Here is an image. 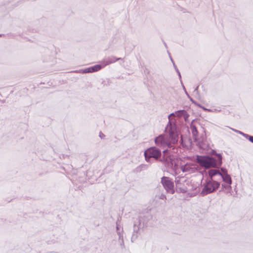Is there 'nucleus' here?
I'll use <instances>...</instances> for the list:
<instances>
[{
	"label": "nucleus",
	"instance_id": "20",
	"mask_svg": "<svg viewBox=\"0 0 253 253\" xmlns=\"http://www.w3.org/2000/svg\"><path fill=\"white\" fill-rule=\"evenodd\" d=\"M183 117L186 122L188 121V118L189 117V115L187 113L186 111H185V113H184Z\"/></svg>",
	"mask_w": 253,
	"mask_h": 253
},
{
	"label": "nucleus",
	"instance_id": "18",
	"mask_svg": "<svg viewBox=\"0 0 253 253\" xmlns=\"http://www.w3.org/2000/svg\"><path fill=\"white\" fill-rule=\"evenodd\" d=\"M243 136H244L246 138L249 139V140L252 143H253V136H249L248 134L244 133L243 132L242 134Z\"/></svg>",
	"mask_w": 253,
	"mask_h": 253
},
{
	"label": "nucleus",
	"instance_id": "16",
	"mask_svg": "<svg viewBox=\"0 0 253 253\" xmlns=\"http://www.w3.org/2000/svg\"><path fill=\"white\" fill-rule=\"evenodd\" d=\"M216 155L217 157V160L216 161V163L217 164V167L221 166L222 164V156L220 154H216Z\"/></svg>",
	"mask_w": 253,
	"mask_h": 253
},
{
	"label": "nucleus",
	"instance_id": "15",
	"mask_svg": "<svg viewBox=\"0 0 253 253\" xmlns=\"http://www.w3.org/2000/svg\"><path fill=\"white\" fill-rule=\"evenodd\" d=\"M219 178H222L223 181L227 184L230 185L232 183L231 177L228 174H225V175H223V176H220Z\"/></svg>",
	"mask_w": 253,
	"mask_h": 253
},
{
	"label": "nucleus",
	"instance_id": "34",
	"mask_svg": "<svg viewBox=\"0 0 253 253\" xmlns=\"http://www.w3.org/2000/svg\"><path fill=\"white\" fill-rule=\"evenodd\" d=\"M185 92L186 94L188 97H189V96L188 94L187 93V91H186V90H185Z\"/></svg>",
	"mask_w": 253,
	"mask_h": 253
},
{
	"label": "nucleus",
	"instance_id": "28",
	"mask_svg": "<svg viewBox=\"0 0 253 253\" xmlns=\"http://www.w3.org/2000/svg\"><path fill=\"white\" fill-rule=\"evenodd\" d=\"M206 111H208V112H213L214 111H217V112H219V110H217L216 109H214V110H212L211 109H206Z\"/></svg>",
	"mask_w": 253,
	"mask_h": 253
},
{
	"label": "nucleus",
	"instance_id": "23",
	"mask_svg": "<svg viewBox=\"0 0 253 253\" xmlns=\"http://www.w3.org/2000/svg\"><path fill=\"white\" fill-rule=\"evenodd\" d=\"M221 171H222V172H221V175H219V177L223 176V175H225V174H228L227 170L226 169H221Z\"/></svg>",
	"mask_w": 253,
	"mask_h": 253
},
{
	"label": "nucleus",
	"instance_id": "31",
	"mask_svg": "<svg viewBox=\"0 0 253 253\" xmlns=\"http://www.w3.org/2000/svg\"><path fill=\"white\" fill-rule=\"evenodd\" d=\"M181 84H182V85L183 89L184 90V91H185V90H186L185 87V86H184V85L183 84H182V81H181Z\"/></svg>",
	"mask_w": 253,
	"mask_h": 253
},
{
	"label": "nucleus",
	"instance_id": "26",
	"mask_svg": "<svg viewBox=\"0 0 253 253\" xmlns=\"http://www.w3.org/2000/svg\"><path fill=\"white\" fill-rule=\"evenodd\" d=\"M198 87H199V86H196L194 90V92L196 93L197 94H199Z\"/></svg>",
	"mask_w": 253,
	"mask_h": 253
},
{
	"label": "nucleus",
	"instance_id": "30",
	"mask_svg": "<svg viewBox=\"0 0 253 253\" xmlns=\"http://www.w3.org/2000/svg\"><path fill=\"white\" fill-rule=\"evenodd\" d=\"M177 73L178 75V76H179V79H180V81H181V76L180 73V72H179V71L178 69H177Z\"/></svg>",
	"mask_w": 253,
	"mask_h": 253
},
{
	"label": "nucleus",
	"instance_id": "13",
	"mask_svg": "<svg viewBox=\"0 0 253 253\" xmlns=\"http://www.w3.org/2000/svg\"><path fill=\"white\" fill-rule=\"evenodd\" d=\"M209 174L211 178V180H213L212 178L214 176H218L219 177V175H221V172L217 169H211L209 171Z\"/></svg>",
	"mask_w": 253,
	"mask_h": 253
},
{
	"label": "nucleus",
	"instance_id": "6",
	"mask_svg": "<svg viewBox=\"0 0 253 253\" xmlns=\"http://www.w3.org/2000/svg\"><path fill=\"white\" fill-rule=\"evenodd\" d=\"M155 143L158 147L163 148L172 147V145H170V140L165 135H160L157 137L155 139Z\"/></svg>",
	"mask_w": 253,
	"mask_h": 253
},
{
	"label": "nucleus",
	"instance_id": "3",
	"mask_svg": "<svg viewBox=\"0 0 253 253\" xmlns=\"http://www.w3.org/2000/svg\"><path fill=\"white\" fill-rule=\"evenodd\" d=\"M166 129L169 132V137L168 139L170 140V145H171V144L176 143L178 139V133L176 128L175 125L169 122L168 123Z\"/></svg>",
	"mask_w": 253,
	"mask_h": 253
},
{
	"label": "nucleus",
	"instance_id": "24",
	"mask_svg": "<svg viewBox=\"0 0 253 253\" xmlns=\"http://www.w3.org/2000/svg\"><path fill=\"white\" fill-rule=\"evenodd\" d=\"M231 129L233 131H235V132H237V133H239V134H241V135L243 134V132H242V131H240V130H238L235 129H234V128H231Z\"/></svg>",
	"mask_w": 253,
	"mask_h": 253
},
{
	"label": "nucleus",
	"instance_id": "11",
	"mask_svg": "<svg viewBox=\"0 0 253 253\" xmlns=\"http://www.w3.org/2000/svg\"><path fill=\"white\" fill-rule=\"evenodd\" d=\"M194 121V120H193L191 122L190 127V129H191L193 137L194 140H196L197 139L198 136V131L197 130V128L196 126L193 124Z\"/></svg>",
	"mask_w": 253,
	"mask_h": 253
},
{
	"label": "nucleus",
	"instance_id": "36",
	"mask_svg": "<svg viewBox=\"0 0 253 253\" xmlns=\"http://www.w3.org/2000/svg\"><path fill=\"white\" fill-rule=\"evenodd\" d=\"M167 152V150H165L163 151L164 153H165Z\"/></svg>",
	"mask_w": 253,
	"mask_h": 253
},
{
	"label": "nucleus",
	"instance_id": "8",
	"mask_svg": "<svg viewBox=\"0 0 253 253\" xmlns=\"http://www.w3.org/2000/svg\"><path fill=\"white\" fill-rule=\"evenodd\" d=\"M180 169L183 172L190 174L195 172L198 170V166L194 163L189 162L181 165Z\"/></svg>",
	"mask_w": 253,
	"mask_h": 253
},
{
	"label": "nucleus",
	"instance_id": "35",
	"mask_svg": "<svg viewBox=\"0 0 253 253\" xmlns=\"http://www.w3.org/2000/svg\"><path fill=\"white\" fill-rule=\"evenodd\" d=\"M203 108V110L206 111V109H207V108H205L204 107H202Z\"/></svg>",
	"mask_w": 253,
	"mask_h": 253
},
{
	"label": "nucleus",
	"instance_id": "33",
	"mask_svg": "<svg viewBox=\"0 0 253 253\" xmlns=\"http://www.w3.org/2000/svg\"><path fill=\"white\" fill-rule=\"evenodd\" d=\"M170 57V60H171V62L173 63V64L174 63L172 58L171 57Z\"/></svg>",
	"mask_w": 253,
	"mask_h": 253
},
{
	"label": "nucleus",
	"instance_id": "17",
	"mask_svg": "<svg viewBox=\"0 0 253 253\" xmlns=\"http://www.w3.org/2000/svg\"><path fill=\"white\" fill-rule=\"evenodd\" d=\"M185 111L184 110H178V111H176L174 112V114H175V117H183V115L184 114V113H185Z\"/></svg>",
	"mask_w": 253,
	"mask_h": 253
},
{
	"label": "nucleus",
	"instance_id": "10",
	"mask_svg": "<svg viewBox=\"0 0 253 253\" xmlns=\"http://www.w3.org/2000/svg\"><path fill=\"white\" fill-rule=\"evenodd\" d=\"M121 59H122L121 58H116L115 56H111L104 59L101 63L103 65V67H105L108 65L115 63L117 61Z\"/></svg>",
	"mask_w": 253,
	"mask_h": 253
},
{
	"label": "nucleus",
	"instance_id": "1",
	"mask_svg": "<svg viewBox=\"0 0 253 253\" xmlns=\"http://www.w3.org/2000/svg\"><path fill=\"white\" fill-rule=\"evenodd\" d=\"M196 160L201 167L206 169L217 167L216 160L211 157L197 155Z\"/></svg>",
	"mask_w": 253,
	"mask_h": 253
},
{
	"label": "nucleus",
	"instance_id": "21",
	"mask_svg": "<svg viewBox=\"0 0 253 253\" xmlns=\"http://www.w3.org/2000/svg\"><path fill=\"white\" fill-rule=\"evenodd\" d=\"M222 187L224 188H225L228 191H229L231 189V186H230V185H229V184H227V185H226L225 184H222Z\"/></svg>",
	"mask_w": 253,
	"mask_h": 253
},
{
	"label": "nucleus",
	"instance_id": "4",
	"mask_svg": "<svg viewBox=\"0 0 253 253\" xmlns=\"http://www.w3.org/2000/svg\"><path fill=\"white\" fill-rule=\"evenodd\" d=\"M220 183L218 182L213 180H209L205 184L201 193L204 195L211 193L217 189Z\"/></svg>",
	"mask_w": 253,
	"mask_h": 253
},
{
	"label": "nucleus",
	"instance_id": "29",
	"mask_svg": "<svg viewBox=\"0 0 253 253\" xmlns=\"http://www.w3.org/2000/svg\"><path fill=\"white\" fill-rule=\"evenodd\" d=\"M160 199H163V200L166 199V196L165 195L162 194L160 196Z\"/></svg>",
	"mask_w": 253,
	"mask_h": 253
},
{
	"label": "nucleus",
	"instance_id": "27",
	"mask_svg": "<svg viewBox=\"0 0 253 253\" xmlns=\"http://www.w3.org/2000/svg\"><path fill=\"white\" fill-rule=\"evenodd\" d=\"M99 136L101 139H103L105 137V135L103 133L100 132L99 134Z\"/></svg>",
	"mask_w": 253,
	"mask_h": 253
},
{
	"label": "nucleus",
	"instance_id": "2",
	"mask_svg": "<svg viewBox=\"0 0 253 253\" xmlns=\"http://www.w3.org/2000/svg\"><path fill=\"white\" fill-rule=\"evenodd\" d=\"M144 155L146 161L152 163V158L157 160L161 157V151L155 147H151L145 151Z\"/></svg>",
	"mask_w": 253,
	"mask_h": 253
},
{
	"label": "nucleus",
	"instance_id": "5",
	"mask_svg": "<svg viewBox=\"0 0 253 253\" xmlns=\"http://www.w3.org/2000/svg\"><path fill=\"white\" fill-rule=\"evenodd\" d=\"M176 187L179 192L185 193L188 190L187 185L189 181L184 177H176L175 180Z\"/></svg>",
	"mask_w": 253,
	"mask_h": 253
},
{
	"label": "nucleus",
	"instance_id": "22",
	"mask_svg": "<svg viewBox=\"0 0 253 253\" xmlns=\"http://www.w3.org/2000/svg\"><path fill=\"white\" fill-rule=\"evenodd\" d=\"M137 229H136V224H134V233L132 235V239H135V238H136L137 234H136V233H135V231H137Z\"/></svg>",
	"mask_w": 253,
	"mask_h": 253
},
{
	"label": "nucleus",
	"instance_id": "7",
	"mask_svg": "<svg viewBox=\"0 0 253 253\" xmlns=\"http://www.w3.org/2000/svg\"><path fill=\"white\" fill-rule=\"evenodd\" d=\"M161 183L168 193L171 194L174 193L173 182L169 177H163L161 179Z\"/></svg>",
	"mask_w": 253,
	"mask_h": 253
},
{
	"label": "nucleus",
	"instance_id": "32",
	"mask_svg": "<svg viewBox=\"0 0 253 253\" xmlns=\"http://www.w3.org/2000/svg\"><path fill=\"white\" fill-rule=\"evenodd\" d=\"M173 66H174V68H175V69L176 71L177 72V69H177V68L176 67V66H175V64H174V63H173Z\"/></svg>",
	"mask_w": 253,
	"mask_h": 253
},
{
	"label": "nucleus",
	"instance_id": "37",
	"mask_svg": "<svg viewBox=\"0 0 253 253\" xmlns=\"http://www.w3.org/2000/svg\"><path fill=\"white\" fill-rule=\"evenodd\" d=\"M190 100L191 101H192V102L195 103L194 101L191 98L190 99Z\"/></svg>",
	"mask_w": 253,
	"mask_h": 253
},
{
	"label": "nucleus",
	"instance_id": "12",
	"mask_svg": "<svg viewBox=\"0 0 253 253\" xmlns=\"http://www.w3.org/2000/svg\"><path fill=\"white\" fill-rule=\"evenodd\" d=\"M117 233L119 236V241L120 243V245L121 246L124 245V240H123V229L121 228L120 226L117 224Z\"/></svg>",
	"mask_w": 253,
	"mask_h": 253
},
{
	"label": "nucleus",
	"instance_id": "9",
	"mask_svg": "<svg viewBox=\"0 0 253 253\" xmlns=\"http://www.w3.org/2000/svg\"><path fill=\"white\" fill-rule=\"evenodd\" d=\"M103 65L101 64V65H95L92 67H90L84 69H82L79 71H76V73H93L99 71L102 68H103Z\"/></svg>",
	"mask_w": 253,
	"mask_h": 253
},
{
	"label": "nucleus",
	"instance_id": "14",
	"mask_svg": "<svg viewBox=\"0 0 253 253\" xmlns=\"http://www.w3.org/2000/svg\"><path fill=\"white\" fill-rule=\"evenodd\" d=\"M149 219V215L148 214L146 215H144L143 216L140 215L139 217V225L141 226L142 223L143 226L144 224L147 223Z\"/></svg>",
	"mask_w": 253,
	"mask_h": 253
},
{
	"label": "nucleus",
	"instance_id": "25",
	"mask_svg": "<svg viewBox=\"0 0 253 253\" xmlns=\"http://www.w3.org/2000/svg\"><path fill=\"white\" fill-rule=\"evenodd\" d=\"M172 116H174L175 117L174 112L172 113H171L170 114H169V117H168V118H169V121H170V122L171 123V120H170V117H172Z\"/></svg>",
	"mask_w": 253,
	"mask_h": 253
},
{
	"label": "nucleus",
	"instance_id": "19",
	"mask_svg": "<svg viewBox=\"0 0 253 253\" xmlns=\"http://www.w3.org/2000/svg\"><path fill=\"white\" fill-rule=\"evenodd\" d=\"M137 169H139V170L146 169H147V166L145 164H142V165H140Z\"/></svg>",
	"mask_w": 253,
	"mask_h": 253
}]
</instances>
